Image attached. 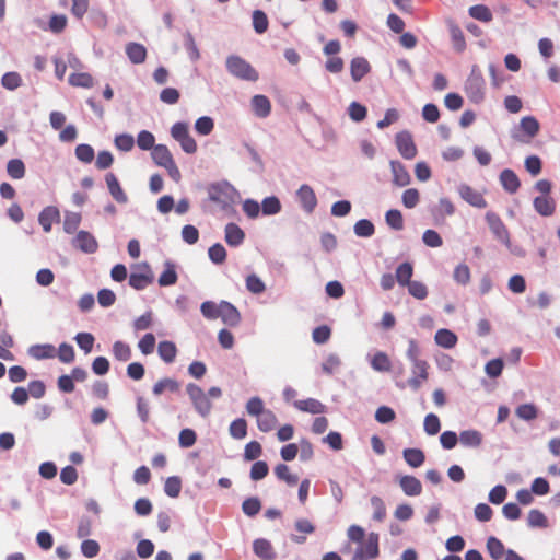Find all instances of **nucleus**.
I'll return each mask as SVG.
<instances>
[{
    "label": "nucleus",
    "instance_id": "4d7b16f0",
    "mask_svg": "<svg viewBox=\"0 0 560 560\" xmlns=\"http://www.w3.org/2000/svg\"><path fill=\"white\" fill-rule=\"evenodd\" d=\"M214 128V122L211 117L202 116L198 118L195 122L196 131L201 136H208L212 132Z\"/></svg>",
    "mask_w": 560,
    "mask_h": 560
},
{
    "label": "nucleus",
    "instance_id": "9d476101",
    "mask_svg": "<svg viewBox=\"0 0 560 560\" xmlns=\"http://www.w3.org/2000/svg\"><path fill=\"white\" fill-rule=\"evenodd\" d=\"M74 247L80 250L93 254L98 248V243L96 238L88 231H79L73 240Z\"/></svg>",
    "mask_w": 560,
    "mask_h": 560
},
{
    "label": "nucleus",
    "instance_id": "338daca9",
    "mask_svg": "<svg viewBox=\"0 0 560 560\" xmlns=\"http://www.w3.org/2000/svg\"><path fill=\"white\" fill-rule=\"evenodd\" d=\"M269 472V467L266 462H255L250 468V478L255 481L264 479Z\"/></svg>",
    "mask_w": 560,
    "mask_h": 560
},
{
    "label": "nucleus",
    "instance_id": "f8f14e48",
    "mask_svg": "<svg viewBox=\"0 0 560 560\" xmlns=\"http://www.w3.org/2000/svg\"><path fill=\"white\" fill-rule=\"evenodd\" d=\"M459 195L466 202L475 208L483 209L488 206L483 195L468 185L459 187Z\"/></svg>",
    "mask_w": 560,
    "mask_h": 560
},
{
    "label": "nucleus",
    "instance_id": "774afa93",
    "mask_svg": "<svg viewBox=\"0 0 560 560\" xmlns=\"http://www.w3.org/2000/svg\"><path fill=\"white\" fill-rule=\"evenodd\" d=\"M2 85L8 90H15L22 84V78L18 72H7L1 79Z\"/></svg>",
    "mask_w": 560,
    "mask_h": 560
},
{
    "label": "nucleus",
    "instance_id": "680f3d73",
    "mask_svg": "<svg viewBox=\"0 0 560 560\" xmlns=\"http://www.w3.org/2000/svg\"><path fill=\"white\" fill-rule=\"evenodd\" d=\"M453 277H454V280L462 285L469 283V281H470L469 267L466 264H459L458 266L455 267Z\"/></svg>",
    "mask_w": 560,
    "mask_h": 560
},
{
    "label": "nucleus",
    "instance_id": "49530a36",
    "mask_svg": "<svg viewBox=\"0 0 560 560\" xmlns=\"http://www.w3.org/2000/svg\"><path fill=\"white\" fill-rule=\"evenodd\" d=\"M242 510L247 516L254 517L260 512L261 502L256 497L247 498L242 503Z\"/></svg>",
    "mask_w": 560,
    "mask_h": 560
},
{
    "label": "nucleus",
    "instance_id": "2f4dec72",
    "mask_svg": "<svg viewBox=\"0 0 560 560\" xmlns=\"http://www.w3.org/2000/svg\"><path fill=\"white\" fill-rule=\"evenodd\" d=\"M253 110L256 116L265 118L271 112V104L267 96L255 95L252 100Z\"/></svg>",
    "mask_w": 560,
    "mask_h": 560
},
{
    "label": "nucleus",
    "instance_id": "de8ad7c7",
    "mask_svg": "<svg viewBox=\"0 0 560 560\" xmlns=\"http://www.w3.org/2000/svg\"><path fill=\"white\" fill-rule=\"evenodd\" d=\"M386 223L394 230L400 231L404 229V218L399 210L390 209L385 214Z\"/></svg>",
    "mask_w": 560,
    "mask_h": 560
},
{
    "label": "nucleus",
    "instance_id": "0eeeda50",
    "mask_svg": "<svg viewBox=\"0 0 560 560\" xmlns=\"http://www.w3.org/2000/svg\"><path fill=\"white\" fill-rule=\"evenodd\" d=\"M154 276L147 262L137 266V271L129 276V285L135 290H143L153 282Z\"/></svg>",
    "mask_w": 560,
    "mask_h": 560
},
{
    "label": "nucleus",
    "instance_id": "ddd939ff",
    "mask_svg": "<svg viewBox=\"0 0 560 560\" xmlns=\"http://www.w3.org/2000/svg\"><path fill=\"white\" fill-rule=\"evenodd\" d=\"M105 182L109 194L118 203H126L128 201V196L121 188L119 180L114 173H107L105 176Z\"/></svg>",
    "mask_w": 560,
    "mask_h": 560
},
{
    "label": "nucleus",
    "instance_id": "37998d69",
    "mask_svg": "<svg viewBox=\"0 0 560 560\" xmlns=\"http://www.w3.org/2000/svg\"><path fill=\"white\" fill-rule=\"evenodd\" d=\"M275 475L280 480L285 481L289 486H294L299 481L298 476L291 474L289 466L285 464H278L275 467Z\"/></svg>",
    "mask_w": 560,
    "mask_h": 560
},
{
    "label": "nucleus",
    "instance_id": "473e14b6",
    "mask_svg": "<svg viewBox=\"0 0 560 560\" xmlns=\"http://www.w3.org/2000/svg\"><path fill=\"white\" fill-rule=\"evenodd\" d=\"M28 354L36 360L50 359L56 355V348L52 345H35L28 349Z\"/></svg>",
    "mask_w": 560,
    "mask_h": 560
},
{
    "label": "nucleus",
    "instance_id": "9b49d317",
    "mask_svg": "<svg viewBox=\"0 0 560 560\" xmlns=\"http://www.w3.org/2000/svg\"><path fill=\"white\" fill-rule=\"evenodd\" d=\"M220 308L221 310L219 313V318H221V320L225 325L235 327L241 323V319H242L241 313L233 304H231L230 302H226V301H221Z\"/></svg>",
    "mask_w": 560,
    "mask_h": 560
},
{
    "label": "nucleus",
    "instance_id": "bf43d9fd",
    "mask_svg": "<svg viewBox=\"0 0 560 560\" xmlns=\"http://www.w3.org/2000/svg\"><path fill=\"white\" fill-rule=\"evenodd\" d=\"M155 138L152 132L142 130L138 133L137 144L141 150H152L155 145Z\"/></svg>",
    "mask_w": 560,
    "mask_h": 560
},
{
    "label": "nucleus",
    "instance_id": "a211bd4d",
    "mask_svg": "<svg viewBox=\"0 0 560 560\" xmlns=\"http://www.w3.org/2000/svg\"><path fill=\"white\" fill-rule=\"evenodd\" d=\"M533 205L536 212L542 217H550L556 210V202L550 196H537Z\"/></svg>",
    "mask_w": 560,
    "mask_h": 560
},
{
    "label": "nucleus",
    "instance_id": "c85d7f7f",
    "mask_svg": "<svg viewBox=\"0 0 560 560\" xmlns=\"http://www.w3.org/2000/svg\"><path fill=\"white\" fill-rule=\"evenodd\" d=\"M245 233L235 223H229L225 226V241L230 246H238L243 243Z\"/></svg>",
    "mask_w": 560,
    "mask_h": 560
},
{
    "label": "nucleus",
    "instance_id": "ea45409f",
    "mask_svg": "<svg viewBox=\"0 0 560 560\" xmlns=\"http://www.w3.org/2000/svg\"><path fill=\"white\" fill-rule=\"evenodd\" d=\"M371 365L375 371L378 372H389L392 369V362L388 355L382 351H378L373 355Z\"/></svg>",
    "mask_w": 560,
    "mask_h": 560
},
{
    "label": "nucleus",
    "instance_id": "4c0bfd02",
    "mask_svg": "<svg viewBox=\"0 0 560 560\" xmlns=\"http://www.w3.org/2000/svg\"><path fill=\"white\" fill-rule=\"evenodd\" d=\"M404 458L409 466L418 468L424 463L425 456L420 448H406L404 450Z\"/></svg>",
    "mask_w": 560,
    "mask_h": 560
},
{
    "label": "nucleus",
    "instance_id": "052dcab7",
    "mask_svg": "<svg viewBox=\"0 0 560 560\" xmlns=\"http://www.w3.org/2000/svg\"><path fill=\"white\" fill-rule=\"evenodd\" d=\"M268 19L265 12L255 10L253 13V26L258 34H262L268 28Z\"/></svg>",
    "mask_w": 560,
    "mask_h": 560
},
{
    "label": "nucleus",
    "instance_id": "f03ea898",
    "mask_svg": "<svg viewBox=\"0 0 560 560\" xmlns=\"http://www.w3.org/2000/svg\"><path fill=\"white\" fill-rule=\"evenodd\" d=\"M209 199L218 203L222 210H228L234 203L235 189L228 183H215L208 187Z\"/></svg>",
    "mask_w": 560,
    "mask_h": 560
},
{
    "label": "nucleus",
    "instance_id": "39448f33",
    "mask_svg": "<svg viewBox=\"0 0 560 560\" xmlns=\"http://www.w3.org/2000/svg\"><path fill=\"white\" fill-rule=\"evenodd\" d=\"M359 544L351 560H373L380 556V536L377 533H370L366 539Z\"/></svg>",
    "mask_w": 560,
    "mask_h": 560
},
{
    "label": "nucleus",
    "instance_id": "7ed1b4c3",
    "mask_svg": "<svg viewBox=\"0 0 560 560\" xmlns=\"http://www.w3.org/2000/svg\"><path fill=\"white\" fill-rule=\"evenodd\" d=\"M228 71L242 80L256 81L258 72L243 58L238 56H230L226 59Z\"/></svg>",
    "mask_w": 560,
    "mask_h": 560
},
{
    "label": "nucleus",
    "instance_id": "412c9836",
    "mask_svg": "<svg viewBox=\"0 0 560 560\" xmlns=\"http://www.w3.org/2000/svg\"><path fill=\"white\" fill-rule=\"evenodd\" d=\"M180 384L175 378L164 377L159 380L152 387V393L155 396H161L164 393H178Z\"/></svg>",
    "mask_w": 560,
    "mask_h": 560
},
{
    "label": "nucleus",
    "instance_id": "cd10ccee",
    "mask_svg": "<svg viewBox=\"0 0 560 560\" xmlns=\"http://www.w3.org/2000/svg\"><path fill=\"white\" fill-rule=\"evenodd\" d=\"M458 441L466 447H479L482 444L483 436L478 430L462 431Z\"/></svg>",
    "mask_w": 560,
    "mask_h": 560
},
{
    "label": "nucleus",
    "instance_id": "5fc2aeb1",
    "mask_svg": "<svg viewBox=\"0 0 560 560\" xmlns=\"http://www.w3.org/2000/svg\"><path fill=\"white\" fill-rule=\"evenodd\" d=\"M94 149L90 144L81 143L75 148V156L79 161L89 164L94 160Z\"/></svg>",
    "mask_w": 560,
    "mask_h": 560
},
{
    "label": "nucleus",
    "instance_id": "72a5a7b5",
    "mask_svg": "<svg viewBox=\"0 0 560 560\" xmlns=\"http://www.w3.org/2000/svg\"><path fill=\"white\" fill-rule=\"evenodd\" d=\"M520 129L527 136L524 142H529L539 131V122L533 116H526L521 119Z\"/></svg>",
    "mask_w": 560,
    "mask_h": 560
},
{
    "label": "nucleus",
    "instance_id": "0e129e2a",
    "mask_svg": "<svg viewBox=\"0 0 560 560\" xmlns=\"http://www.w3.org/2000/svg\"><path fill=\"white\" fill-rule=\"evenodd\" d=\"M423 425H424V431L429 435L438 434L440 429H441L440 419L434 413H429V415L425 416Z\"/></svg>",
    "mask_w": 560,
    "mask_h": 560
},
{
    "label": "nucleus",
    "instance_id": "4be33fe9",
    "mask_svg": "<svg viewBox=\"0 0 560 560\" xmlns=\"http://www.w3.org/2000/svg\"><path fill=\"white\" fill-rule=\"evenodd\" d=\"M253 550L256 556L265 560H273L276 552L271 542L264 538H258L253 542Z\"/></svg>",
    "mask_w": 560,
    "mask_h": 560
},
{
    "label": "nucleus",
    "instance_id": "58836bf2",
    "mask_svg": "<svg viewBox=\"0 0 560 560\" xmlns=\"http://www.w3.org/2000/svg\"><path fill=\"white\" fill-rule=\"evenodd\" d=\"M7 173L12 179H21L25 176V164L21 159H12L7 164Z\"/></svg>",
    "mask_w": 560,
    "mask_h": 560
},
{
    "label": "nucleus",
    "instance_id": "e2e57ef3",
    "mask_svg": "<svg viewBox=\"0 0 560 560\" xmlns=\"http://www.w3.org/2000/svg\"><path fill=\"white\" fill-rule=\"evenodd\" d=\"M371 505L374 510L373 518L377 522H382L386 517V506L384 504V501L380 497H372L371 498Z\"/></svg>",
    "mask_w": 560,
    "mask_h": 560
},
{
    "label": "nucleus",
    "instance_id": "3c124183",
    "mask_svg": "<svg viewBox=\"0 0 560 560\" xmlns=\"http://www.w3.org/2000/svg\"><path fill=\"white\" fill-rule=\"evenodd\" d=\"M221 302L217 304L213 301H206L200 306V312L207 319L213 320L219 318Z\"/></svg>",
    "mask_w": 560,
    "mask_h": 560
},
{
    "label": "nucleus",
    "instance_id": "69168bd1",
    "mask_svg": "<svg viewBox=\"0 0 560 560\" xmlns=\"http://www.w3.org/2000/svg\"><path fill=\"white\" fill-rule=\"evenodd\" d=\"M197 440L196 432L192 429H183L178 435V443L183 448L191 447Z\"/></svg>",
    "mask_w": 560,
    "mask_h": 560
},
{
    "label": "nucleus",
    "instance_id": "1a4fd4ad",
    "mask_svg": "<svg viewBox=\"0 0 560 560\" xmlns=\"http://www.w3.org/2000/svg\"><path fill=\"white\" fill-rule=\"evenodd\" d=\"M396 145L402 158L411 160L417 155V148L408 131L396 135Z\"/></svg>",
    "mask_w": 560,
    "mask_h": 560
},
{
    "label": "nucleus",
    "instance_id": "79ce46f5",
    "mask_svg": "<svg viewBox=\"0 0 560 560\" xmlns=\"http://www.w3.org/2000/svg\"><path fill=\"white\" fill-rule=\"evenodd\" d=\"M113 355L116 360L126 362L130 360L132 351L129 345L118 340L113 345Z\"/></svg>",
    "mask_w": 560,
    "mask_h": 560
},
{
    "label": "nucleus",
    "instance_id": "a18cd8bd",
    "mask_svg": "<svg viewBox=\"0 0 560 560\" xmlns=\"http://www.w3.org/2000/svg\"><path fill=\"white\" fill-rule=\"evenodd\" d=\"M69 83L73 86L92 88L94 84L93 77L86 72L72 73L69 77Z\"/></svg>",
    "mask_w": 560,
    "mask_h": 560
},
{
    "label": "nucleus",
    "instance_id": "6ab92c4d",
    "mask_svg": "<svg viewBox=\"0 0 560 560\" xmlns=\"http://www.w3.org/2000/svg\"><path fill=\"white\" fill-rule=\"evenodd\" d=\"M399 486L406 495L416 497L422 492L421 481L410 475L402 476L399 479Z\"/></svg>",
    "mask_w": 560,
    "mask_h": 560
},
{
    "label": "nucleus",
    "instance_id": "aec40b11",
    "mask_svg": "<svg viewBox=\"0 0 560 560\" xmlns=\"http://www.w3.org/2000/svg\"><path fill=\"white\" fill-rule=\"evenodd\" d=\"M293 405L300 411L308 412V413H313V415H319V413H324L326 411V406L315 398L296 400V401H294Z\"/></svg>",
    "mask_w": 560,
    "mask_h": 560
},
{
    "label": "nucleus",
    "instance_id": "bb28decb",
    "mask_svg": "<svg viewBox=\"0 0 560 560\" xmlns=\"http://www.w3.org/2000/svg\"><path fill=\"white\" fill-rule=\"evenodd\" d=\"M434 340L436 345L444 349H452L457 343V336L446 328H441L435 332Z\"/></svg>",
    "mask_w": 560,
    "mask_h": 560
},
{
    "label": "nucleus",
    "instance_id": "f257e3e1",
    "mask_svg": "<svg viewBox=\"0 0 560 560\" xmlns=\"http://www.w3.org/2000/svg\"><path fill=\"white\" fill-rule=\"evenodd\" d=\"M246 412L256 418L257 427L261 432H271L278 424V418L273 411L266 409L260 397L255 396L246 402Z\"/></svg>",
    "mask_w": 560,
    "mask_h": 560
},
{
    "label": "nucleus",
    "instance_id": "2eb2a0df",
    "mask_svg": "<svg viewBox=\"0 0 560 560\" xmlns=\"http://www.w3.org/2000/svg\"><path fill=\"white\" fill-rule=\"evenodd\" d=\"M298 198L304 210L307 212H312L317 205V198L313 188L306 184L299 188Z\"/></svg>",
    "mask_w": 560,
    "mask_h": 560
},
{
    "label": "nucleus",
    "instance_id": "b1692460",
    "mask_svg": "<svg viewBox=\"0 0 560 560\" xmlns=\"http://www.w3.org/2000/svg\"><path fill=\"white\" fill-rule=\"evenodd\" d=\"M390 167L393 172V183L396 186L404 187L410 183V175L400 162L392 161Z\"/></svg>",
    "mask_w": 560,
    "mask_h": 560
},
{
    "label": "nucleus",
    "instance_id": "09e8293b",
    "mask_svg": "<svg viewBox=\"0 0 560 560\" xmlns=\"http://www.w3.org/2000/svg\"><path fill=\"white\" fill-rule=\"evenodd\" d=\"M527 523H528V526H530V527L545 528L548 526V520H547L546 515L537 509H533L528 512Z\"/></svg>",
    "mask_w": 560,
    "mask_h": 560
},
{
    "label": "nucleus",
    "instance_id": "dca6fc26",
    "mask_svg": "<svg viewBox=\"0 0 560 560\" xmlns=\"http://www.w3.org/2000/svg\"><path fill=\"white\" fill-rule=\"evenodd\" d=\"M59 210L54 206H48L40 211L38 215V222L43 230L48 233L51 231L52 223L55 221H59Z\"/></svg>",
    "mask_w": 560,
    "mask_h": 560
},
{
    "label": "nucleus",
    "instance_id": "20e7f679",
    "mask_svg": "<svg viewBox=\"0 0 560 560\" xmlns=\"http://www.w3.org/2000/svg\"><path fill=\"white\" fill-rule=\"evenodd\" d=\"M186 392L192 402L195 410L201 417H208L212 410V404L203 389L197 384L189 383L186 386Z\"/></svg>",
    "mask_w": 560,
    "mask_h": 560
},
{
    "label": "nucleus",
    "instance_id": "c03bdc74",
    "mask_svg": "<svg viewBox=\"0 0 560 560\" xmlns=\"http://www.w3.org/2000/svg\"><path fill=\"white\" fill-rule=\"evenodd\" d=\"M230 434L236 440H242L247 435V422L243 418L235 419L229 428Z\"/></svg>",
    "mask_w": 560,
    "mask_h": 560
},
{
    "label": "nucleus",
    "instance_id": "e433bc0d",
    "mask_svg": "<svg viewBox=\"0 0 560 560\" xmlns=\"http://www.w3.org/2000/svg\"><path fill=\"white\" fill-rule=\"evenodd\" d=\"M412 275V265L410 262H402L397 267L395 278L401 287H406L409 282H411Z\"/></svg>",
    "mask_w": 560,
    "mask_h": 560
},
{
    "label": "nucleus",
    "instance_id": "6e6d98bb",
    "mask_svg": "<svg viewBox=\"0 0 560 560\" xmlns=\"http://www.w3.org/2000/svg\"><path fill=\"white\" fill-rule=\"evenodd\" d=\"M515 413L520 419L530 421L537 418L538 411L535 405L523 404L516 408Z\"/></svg>",
    "mask_w": 560,
    "mask_h": 560
},
{
    "label": "nucleus",
    "instance_id": "c9c22d12",
    "mask_svg": "<svg viewBox=\"0 0 560 560\" xmlns=\"http://www.w3.org/2000/svg\"><path fill=\"white\" fill-rule=\"evenodd\" d=\"M486 547L490 557L494 560H499L505 556L506 551L503 542L494 536H491L487 539Z\"/></svg>",
    "mask_w": 560,
    "mask_h": 560
},
{
    "label": "nucleus",
    "instance_id": "8fccbe9b",
    "mask_svg": "<svg viewBox=\"0 0 560 560\" xmlns=\"http://www.w3.org/2000/svg\"><path fill=\"white\" fill-rule=\"evenodd\" d=\"M182 490V480L177 476L168 477L164 483V491L171 498H177Z\"/></svg>",
    "mask_w": 560,
    "mask_h": 560
},
{
    "label": "nucleus",
    "instance_id": "5701e85b",
    "mask_svg": "<svg viewBox=\"0 0 560 560\" xmlns=\"http://www.w3.org/2000/svg\"><path fill=\"white\" fill-rule=\"evenodd\" d=\"M500 182L503 188L510 194L516 192L521 186L517 175L510 168H505L501 172Z\"/></svg>",
    "mask_w": 560,
    "mask_h": 560
},
{
    "label": "nucleus",
    "instance_id": "393cba45",
    "mask_svg": "<svg viewBox=\"0 0 560 560\" xmlns=\"http://www.w3.org/2000/svg\"><path fill=\"white\" fill-rule=\"evenodd\" d=\"M126 54L129 60L135 65L143 63L147 59V49L139 43L127 44Z\"/></svg>",
    "mask_w": 560,
    "mask_h": 560
},
{
    "label": "nucleus",
    "instance_id": "423d86ee",
    "mask_svg": "<svg viewBox=\"0 0 560 560\" xmlns=\"http://www.w3.org/2000/svg\"><path fill=\"white\" fill-rule=\"evenodd\" d=\"M485 219L488 223L490 231L494 235V237L498 241H500L502 244L510 246V244H511L510 232H509L506 225L504 224V222L502 221V219L500 218V215L493 211H488L486 213Z\"/></svg>",
    "mask_w": 560,
    "mask_h": 560
},
{
    "label": "nucleus",
    "instance_id": "864d4df0",
    "mask_svg": "<svg viewBox=\"0 0 560 560\" xmlns=\"http://www.w3.org/2000/svg\"><path fill=\"white\" fill-rule=\"evenodd\" d=\"M374 232V224L370 220L361 219L354 224V233L360 237H370Z\"/></svg>",
    "mask_w": 560,
    "mask_h": 560
},
{
    "label": "nucleus",
    "instance_id": "a878e982",
    "mask_svg": "<svg viewBox=\"0 0 560 560\" xmlns=\"http://www.w3.org/2000/svg\"><path fill=\"white\" fill-rule=\"evenodd\" d=\"M448 31L453 48L457 52H463L466 49V40L462 28L456 23L450 22Z\"/></svg>",
    "mask_w": 560,
    "mask_h": 560
},
{
    "label": "nucleus",
    "instance_id": "13d9d810",
    "mask_svg": "<svg viewBox=\"0 0 560 560\" xmlns=\"http://www.w3.org/2000/svg\"><path fill=\"white\" fill-rule=\"evenodd\" d=\"M281 210V203L277 197H267L261 202V211L266 215L276 214Z\"/></svg>",
    "mask_w": 560,
    "mask_h": 560
},
{
    "label": "nucleus",
    "instance_id": "f3484780",
    "mask_svg": "<svg viewBox=\"0 0 560 560\" xmlns=\"http://www.w3.org/2000/svg\"><path fill=\"white\" fill-rule=\"evenodd\" d=\"M371 70L369 61L363 57H357L351 60L350 72L354 82H359Z\"/></svg>",
    "mask_w": 560,
    "mask_h": 560
},
{
    "label": "nucleus",
    "instance_id": "4468645a",
    "mask_svg": "<svg viewBox=\"0 0 560 560\" xmlns=\"http://www.w3.org/2000/svg\"><path fill=\"white\" fill-rule=\"evenodd\" d=\"M294 528L300 535H291V540L295 544H304L306 541V535H311L315 532L314 524L306 518H299L294 523Z\"/></svg>",
    "mask_w": 560,
    "mask_h": 560
},
{
    "label": "nucleus",
    "instance_id": "a19ab883",
    "mask_svg": "<svg viewBox=\"0 0 560 560\" xmlns=\"http://www.w3.org/2000/svg\"><path fill=\"white\" fill-rule=\"evenodd\" d=\"M468 12L472 19L485 23L492 21L493 18L491 10L483 4L472 5L469 8Z\"/></svg>",
    "mask_w": 560,
    "mask_h": 560
},
{
    "label": "nucleus",
    "instance_id": "c756f323",
    "mask_svg": "<svg viewBox=\"0 0 560 560\" xmlns=\"http://www.w3.org/2000/svg\"><path fill=\"white\" fill-rule=\"evenodd\" d=\"M152 159L159 166L165 167L174 161L171 151L164 144H158L152 149Z\"/></svg>",
    "mask_w": 560,
    "mask_h": 560
},
{
    "label": "nucleus",
    "instance_id": "603ef678",
    "mask_svg": "<svg viewBox=\"0 0 560 560\" xmlns=\"http://www.w3.org/2000/svg\"><path fill=\"white\" fill-rule=\"evenodd\" d=\"M81 223V214L77 212H67L63 219V230L68 234L77 231Z\"/></svg>",
    "mask_w": 560,
    "mask_h": 560
},
{
    "label": "nucleus",
    "instance_id": "6e6552de",
    "mask_svg": "<svg viewBox=\"0 0 560 560\" xmlns=\"http://www.w3.org/2000/svg\"><path fill=\"white\" fill-rule=\"evenodd\" d=\"M412 376L408 380V385L417 390L429 378V363L425 360H420L412 363Z\"/></svg>",
    "mask_w": 560,
    "mask_h": 560
},
{
    "label": "nucleus",
    "instance_id": "f704fd0d",
    "mask_svg": "<svg viewBox=\"0 0 560 560\" xmlns=\"http://www.w3.org/2000/svg\"><path fill=\"white\" fill-rule=\"evenodd\" d=\"M158 353L165 363H172L177 354L176 345L168 340L161 341L158 346Z\"/></svg>",
    "mask_w": 560,
    "mask_h": 560
},
{
    "label": "nucleus",
    "instance_id": "7c9ffc66",
    "mask_svg": "<svg viewBox=\"0 0 560 560\" xmlns=\"http://www.w3.org/2000/svg\"><path fill=\"white\" fill-rule=\"evenodd\" d=\"M164 267H165V269L160 275L159 280H158L159 285H161V287L174 285L178 280L175 265L172 261H165Z\"/></svg>",
    "mask_w": 560,
    "mask_h": 560
}]
</instances>
